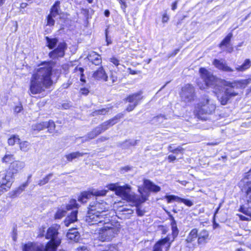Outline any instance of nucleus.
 <instances>
[{"mask_svg":"<svg viewBox=\"0 0 251 251\" xmlns=\"http://www.w3.org/2000/svg\"><path fill=\"white\" fill-rule=\"evenodd\" d=\"M161 190L159 186L156 185L151 180L148 179H143V184L138 187V191L141 195L138 198L134 194L131 193V187L128 184L119 186L117 191V196L122 198L123 200L127 202L135 201L136 205L141 204L148 200L151 192L156 193Z\"/></svg>","mask_w":251,"mask_h":251,"instance_id":"f257e3e1","label":"nucleus"},{"mask_svg":"<svg viewBox=\"0 0 251 251\" xmlns=\"http://www.w3.org/2000/svg\"><path fill=\"white\" fill-rule=\"evenodd\" d=\"M39 67L30 78L29 90L33 95L42 93L52 83L51 78L52 67L51 62H43Z\"/></svg>","mask_w":251,"mask_h":251,"instance_id":"f03ea898","label":"nucleus"},{"mask_svg":"<svg viewBox=\"0 0 251 251\" xmlns=\"http://www.w3.org/2000/svg\"><path fill=\"white\" fill-rule=\"evenodd\" d=\"M107 203L103 200L96 201L91 202L89 205L87 214L85 217V221L90 225L98 224L99 223L106 224L107 220L101 214L108 210Z\"/></svg>","mask_w":251,"mask_h":251,"instance_id":"7ed1b4c3","label":"nucleus"},{"mask_svg":"<svg viewBox=\"0 0 251 251\" xmlns=\"http://www.w3.org/2000/svg\"><path fill=\"white\" fill-rule=\"evenodd\" d=\"M46 46L50 50H52L49 53L50 58L54 60L58 58L63 57L65 54V51L67 49V44L65 41L58 43V38L57 37L50 38L45 37Z\"/></svg>","mask_w":251,"mask_h":251,"instance_id":"20e7f679","label":"nucleus"},{"mask_svg":"<svg viewBox=\"0 0 251 251\" xmlns=\"http://www.w3.org/2000/svg\"><path fill=\"white\" fill-rule=\"evenodd\" d=\"M215 108L216 106L213 102L208 97L205 96L196 106L195 113L198 118L205 120V115L212 114L214 112Z\"/></svg>","mask_w":251,"mask_h":251,"instance_id":"39448f33","label":"nucleus"},{"mask_svg":"<svg viewBox=\"0 0 251 251\" xmlns=\"http://www.w3.org/2000/svg\"><path fill=\"white\" fill-rule=\"evenodd\" d=\"M58 229L55 226L49 227L47 231L45 237L50 239L45 245V249L48 251H56L61 243V239L58 237Z\"/></svg>","mask_w":251,"mask_h":251,"instance_id":"423d86ee","label":"nucleus"},{"mask_svg":"<svg viewBox=\"0 0 251 251\" xmlns=\"http://www.w3.org/2000/svg\"><path fill=\"white\" fill-rule=\"evenodd\" d=\"M106 224L102 223L104 226L101 228L99 234V239L102 241L110 240L119 232V230L114 227L111 223H108L105 221Z\"/></svg>","mask_w":251,"mask_h":251,"instance_id":"0eeeda50","label":"nucleus"},{"mask_svg":"<svg viewBox=\"0 0 251 251\" xmlns=\"http://www.w3.org/2000/svg\"><path fill=\"white\" fill-rule=\"evenodd\" d=\"M225 86L223 93L217 96L219 101L223 105L227 104L232 98L239 94V92L233 89L230 85L228 84L227 81L225 82Z\"/></svg>","mask_w":251,"mask_h":251,"instance_id":"6e6552de","label":"nucleus"},{"mask_svg":"<svg viewBox=\"0 0 251 251\" xmlns=\"http://www.w3.org/2000/svg\"><path fill=\"white\" fill-rule=\"evenodd\" d=\"M248 176L251 178V169L248 172ZM245 189L247 199V202L240 206L239 211L251 218V181L247 183Z\"/></svg>","mask_w":251,"mask_h":251,"instance_id":"1a4fd4ad","label":"nucleus"},{"mask_svg":"<svg viewBox=\"0 0 251 251\" xmlns=\"http://www.w3.org/2000/svg\"><path fill=\"white\" fill-rule=\"evenodd\" d=\"M78 204L76 200L71 199L69 203L66 205H62L59 208L54 215L55 219H61L66 215L67 211L74 208H78Z\"/></svg>","mask_w":251,"mask_h":251,"instance_id":"9d476101","label":"nucleus"},{"mask_svg":"<svg viewBox=\"0 0 251 251\" xmlns=\"http://www.w3.org/2000/svg\"><path fill=\"white\" fill-rule=\"evenodd\" d=\"M195 97L194 87L190 84H186L182 88L181 97L185 102H190L194 100Z\"/></svg>","mask_w":251,"mask_h":251,"instance_id":"9b49d317","label":"nucleus"},{"mask_svg":"<svg viewBox=\"0 0 251 251\" xmlns=\"http://www.w3.org/2000/svg\"><path fill=\"white\" fill-rule=\"evenodd\" d=\"M199 72L207 86L212 87L216 84V78L205 68H201Z\"/></svg>","mask_w":251,"mask_h":251,"instance_id":"f8f14e48","label":"nucleus"},{"mask_svg":"<svg viewBox=\"0 0 251 251\" xmlns=\"http://www.w3.org/2000/svg\"><path fill=\"white\" fill-rule=\"evenodd\" d=\"M14 178L10 173L7 171L0 172V185H2L10 189Z\"/></svg>","mask_w":251,"mask_h":251,"instance_id":"ddd939ff","label":"nucleus"},{"mask_svg":"<svg viewBox=\"0 0 251 251\" xmlns=\"http://www.w3.org/2000/svg\"><path fill=\"white\" fill-rule=\"evenodd\" d=\"M23 251H48L43 244L38 245L35 242H29L22 246Z\"/></svg>","mask_w":251,"mask_h":251,"instance_id":"4468645a","label":"nucleus"},{"mask_svg":"<svg viewBox=\"0 0 251 251\" xmlns=\"http://www.w3.org/2000/svg\"><path fill=\"white\" fill-rule=\"evenodd\" d=\"M198 236V230L197 228H193L189 233L185 239L186 247L191 248L196 245L195 242Z\"/></svg>","mask_w":251,"mask_h":251,"instance_id":"2eb2a0df","label":"nucleus"},{"mask_svg":"<svg viewBox=\"0 0 251 251\" xmlns=\"http://www.w3.org/2000/svg\"><path fill=\"white\" fill-rule=\"evenodd\" d=\"M250 83H251V78L241 79L233 82L228 81V84L230 85L233 89L238 92L239 89H244Z\"/></svg>","mask_w":251,"mask_h":251,"instance_id":"dca6fc26","label":"nucleus"},{"mask_svg":"<svg viewBox=\"0 0 251 251\" xmlns=\"http://www.w3.org/2000/svg\"><path fill=\"white\" fill-rule=\"evenodd\" d=\"M25 166V164L24 162L19 161H13V162L11 163L9 168L7 171L10 173L13 176L14 174H16L24 168Z\"/></svg>","mask_w":251,"mask_h":251,"instance_id":"f3484780","label":"nucleus"},{"mask_svg":"<svg viewBox=\"0 0 251 251\" xmlns=\"http://www.w3.org/2000/svg\"><path fill=\"white\" fill-rule=\"evenodd\" d=\"M92 77L94 78V79L97 80L102 81L104 82L108 81V76L101 65L97 70L93 73Z\"/></svg>","mask_w":251,"mask_h":251,"instance_id":"a211bd4d","label":"nucleus"},{"mask_svg":"<svg viewBox=\"0 0 251 251\" xmlns=\"http://www.w3.org/2000/svg\"><path fill=\"white\" fill-rule=\"evenodd\" d=\"M87 58L89 61L92 63V64L96 66H101L102 63L101 57L100 55L96 52H90L87 56Z\"/></svg>","mask_w":251,"mask_h":251,"instance_id":"6ab92c4d","label":"nucleus"},{"mask_svg":"<svg viewBox=\"0 0 251 251\" xmlns=\"http://www.w3.org/2000/svg\"><path fill=\"white\" fill-rule=\"evenodd\" d=\"M213 64L216 68L221 71L226 72H232L233 71V69L228 66L225 62L221 61L218 59H214Z\"/></svg>","mask_w":251,"mask_h":251,"instance_id":"aec40b11","label":"nucleus"},{"mask_svg":"<svg viewBox=\"0 0 251 251\" xmlns=\"http://www.w3.org/2000/svg\"><path fill=\"white\" fill-rule=\"evenodd\" d=\"M142 92L139 91L137 93L132 94L129 95L126 99V101L129 103H133L136 105H138L140 101L142 99Z\"/></svg>","mask_w":251,"mask_h":251,"instance_id":"412c9836","label":"nucleus"},{"mask_svg":"<svg viewBox=\"0 0 251 251\" xmlns=\"http://www.w3.org/2000/svg\"><path fill=\"white\" fill-rule=\"evenodd\" d=\"M209 232L207 230L205 229L202 230L199 234H198V244L202 245L207 243V241L209 239Z\"/></svg>","mask_w":251,"mask_h":251,"instance_id":"4be33fe9","label":"nucleus"},{"mask_svg":"<svg viewBox=\"0 0 251 251\" xmlns=\"http://www.w3.org/2000/svg\"><path fill=\"white\" fill-rule=\"evenodd\" d=\"M77 210H75L72 211L70 215L65 218L64 224L66 226H69L71 223H73L77 220Z\"/></svg>","mask_w":251,"mask_h":251,"instance_id":"5701e85b","label":"nucleus"},{"mask_svg":"<svg viewBox=\"0 0 251 251\" xmlns=\"http://www.w3.org/2000/svg\"><path fill=\"white\" fill-rule=\"evenodd\" d=\"M67 237L69 240L77 242L80 239V235L76 229L73 228L69 230Z\"/></svg>","mask_w":251,"mask_h":251,"instance_id":"b1692460","label":"nucleus"},{"mask_svg":"<svg viewBox=\"0 0 251 251\" xmlns=\"http://www.w3.org/2000/svg\"><path fill=\"white\" fill-rule=\"evenodd\" d=\"M86 154H87V153L75 151L66 154L65 157L67 158L68 161L72 162L74 159L83 156Z\"/></svg>","mask_w":251,"mask_h":251,"instance_id":"393cba45","label":"nucleus"},{"mask_svg":"<svg viewBox=\"0 0 251 251\" xmlns=\"http://www.w3.org/2000/svg\"><path fill=\"white\" fill-rule=\"evenodd\" d=\"M60 1L59 0L56 1L51 6L49 14L55 17L58 15L59 14V12L60 10Z\"/></svg>","mask_w":251,"mask_h":251,"instance_id":"a878e982","label":"nucleus"},{"mask_svg":"<svg viewBox=\"0 0 251 251\" xmlns=\"http://www.w3.org/2000/svg\"><path fill=\"white\" fill-rule=\"evenodd\" d=\"M167 117L164 114H159L152 118L151 121L152 124L158 125L162 124L165 120H167Z\"/></svg>","mask_w":251,"mask_h":251,"instance_id":"bb28decb","label":"nucleus"},{"mask_svg":"<svg viewBox=\"0 0 251 251\" xmlns=\"http://www.w3.org/2000/svg\"><path fill=\"white\" fill-rule=\"evenodd\" d=\"M251 66V61L250 59H246L243 63L236 67L235 69L238 72H244L249 69Z\"/></svg>","mask_w":251,"mask_h":251,"instance_id":"cd10ccee","label":"nucleus"},{"mask_svg":"<svg viewBox=\"0 0 251 251\" xmlns=\"http://www.w3.org/2000/svg\"><path fill=\"white\" fill-rule=\"evenodd\" d=\"M125 114L124 113H120L117 114L112 118L106 121L109 127L112 126L117 124L119 120L123 118Z\"/></svg>","mask_w":251,"mask_h":251,"instance_id":"c85d7f7f","label":"nucleus"},{"mask_svg":"<svg viewBox=\"0 0 251 251\" xmlns=\"http://www.w3.org/2000/svg\"><path fill=\"white\" fill-rule=\"evenodd\" d=\"M92 195V191L82 192L78 198V201L81 203H85Z\"/></svg>","mask_w":251,"mask_h":251,"instance_id":"c756f323","label":"nucleus"},{"mask_svg":"<svg viewBox=\"0 0 251 251\" xmlns=\"http://www.w3.org/2000/svg\"><path fill=\"white\" fill-rule=\"evenodd\" d=\"M100 134V133L99 130L96 127L95 128H94L91 131L88 132L87 134L85 136V141H89V140L93 139Z\"/></svg>","mask_w":251,"mask_h":251,"instance_id":"7c9ffc66","label":"nucleus"},{"mask_svg":"<svg viewBox=\"0 0 251 251\" xmlns=\"http://www.w3.org/2000/svg\"><path fill=\"white\" fill-rule=\"evenodd\" d=\"M138 140H126L125 142H123L121 144V146L123 148L126 149L129 148L131 146H134L137 145Z\"/></svg>","mask_w":251,"mask_h":251,"instance_id":"2f4dec72","label":"nucleus"},{"mask_svg":"<svg viewBox=\"0 0 251 251\" xmlns=\"http://www.w3.org/2000/svg\"><path fill=\"white\" fill-rule=\"evenodd\" d=\"M46 128L48 129V131L52 133L55 131V125L54 122L52 120H50L49 122H45Z\"/></svg>","mask_w":251,"mask_h":251,"instance_id":"473e14b6","label":"nucleus"},{"mask_svg":"<svg viewBox=\"0 0 251 251\" xmlns=\"http://www.w3.org/2000/svg\"><path fill=\"white\" fill-rule=\"evenodd\" d=\"M171 226L173 237V240L172 241H173L177 236L179 233V230L177 226L176 222L171 223Z\"/></svg>","mask_w":251,"mask_h":251,"instance_id":"72a5a7b5","label":"nucleus"},{"mask_svg":"<svg viewBox=\"0 0 251 251\" xmlns=\"http://www.w3.org/2000/svg\"><path fill=\"white\" fill-rule=\"evenodd\" d=\"M31 175H29L27 178V181L24 183L22 185L20 186L17 190L14 191V194L16 196L19 195L21 193H22L25 189V188L28 185V181L29 179L31 178Z\"/></svg>","mask_w":251,"mask_h":251,"instance_id":"f704fd0d","label":"nucleus"},{"mask_svg":"<svg viewBox=\"0 0 251 251\" xmlns=\"http://www.w3.org/2000/svg\"><path fill=\"white\" fill-rule=\"evenodd\" d=\"M232 37V34L231 33H228L221 42L219 47L226 46L230 43Z\"/></svg>","mask_w":251,"mask_h":251,"instance_id":"c9c22d12","label":"nucleus"},{"mask_svg":"<svg viewBox=\"0 0 251 251\" xmlns=\"http://www.w3.org/2000/svg\"><path fill=\"white\" fill-rule=\"evenodd\" d=\"M20 139L17 135H12L8 140V143L10 146H13L16 143H19Z\"/></svg>","mask_w":251,"mask_h":251,"instance_id":"e433bc0d","label":"nucleus"},{"mask_svg":"<svg viewBox=\"0 0 251 251\" xmlns=\"http://www.w3.org/2000/svg\"><path fill=\"white\" fill-rule=\"evenodd\" d=\"M53 176L52 173H50L47 175L45 177H44L42 179L39 180L38 185L39 186H43L46 184H47L51 178V177Z\"/></svg>","mask_w":251,"mask_h":251,"instance_id":"4c0bfd02","label":"nucleus"},{"mask_svg":"<svg viewBox=\"0 0 251 251\" xmlns=\"http://www.w3.org/2000/svg\"><path fill=\"white\" fill-rule=\"evenodd\" d=\"M32 128L34 130H37L38 131L44 129L46 128L45 122L33 125Z\"/></svg>","mask_w":251,"mask_h":251,"instance_id":"58836bf2","label":"nucleus"},{"mask_svg":"<svg viewBox=\"0 0 251 251\" xmlns=\"http://www.w3.org/2000/svg\"><path fill=\"white\" fill-rule=\"evenodd\" d=\"M109 109L110 108H107L97 110L92 112V115L93 116H96L99 115H105L106 113H107L109 111Z\"/></svg>","mask_w":251,"mask_h":251,"instance_id":"ea45409f","label":"nucleus"},{"mask_svg":"<svg viewBox=\"0 0 251 251\" xmlns=\"http://www.w3.org/2000/svg\"><path fill=\"white\" fill-rule=\"evenodd\" d=\"M108 190H92V195L93 196H95L96 197L99 196H104L106 195Z\"/></svg>","mask_w":251,"mask_h":251,"instance_id":"a19ab883","label":"nucleus"},{"mask_svg":"<svg viewBox=\"0 0 251 251\" xmlns=\"http://www.w3.org/2000/svg\"><path fill=\"white\" fill-rule=\"evenodd\" d=\"M98 128V129L99 130L100 133H101L102 132L105 131L107 129H108L110 127L109 125H108L106 121L102 123L98 126H97Z\"/></svg>","mask_w":251,"mask_h":251,"instance_id":"79ce46f5","label":"nucleus"},{"mask_svg":"<svg viewBox=\"0 0 251 251\" xmlns=\"http://www.w3.org/2000/svg\"><path fill=\"white\" fill-rule=\"evenodd\" d=\"M56 18L55 16H53L50 14H49L47 17V25H49L50 26H52L55 24V20L54 18Z\"/></svg>","mask_w":251,"mask_h":251,"instance_id":"37998d69","label":"nucleus"},{"mask_svg":"<svg viewBox=\"0 0 251 251\" xmlns=\"http://www.w3.org/2000/svg\"><path fill=\"white\" fill-rule=\"evenodd\" d=\"M180 197L175 195H166L165 196V199H166L168 203H171L173 201H179Z\"/></svg>","mask_w":251,"mask_h":251,"instance_id":"c03bdc74","label":"nucleus"},{"mask_svg":"<svg viewBox=\"0 0 251 251\" xmlns=\"http://www.w3.org/2000/svg\"><path fill=\"white\" fill-rule=\"evenodd\" d=\"M20 149L24 151H27L29 149V143L27 141L19 142Z\"/></svg>","mask_w":251,"mask_h":251,"instance_id":"a18cd8bd","label":"nucleus"},{"mask_svg":"<svg viewBox=\"0 0 251 251\" xmlns=\"http://www.w3.org/2000/svg\"><path fill=\"white\" fill-rule=\"evenodd\" d=\"M119 186L120 185L119 183H110L107 185L106 187L108 188V190L115 191V193L117 195V191L118 190Z\"/></svg>","mask_w":251,"mask_h":251,"instance_id":"49530a36","label":"nucleus"},{"mask_svg":"<svg viewBox=\"0 0 251 251\" xmlns=\"http://www.w3.org/2000/svg\"><path fill=\"white\" fill-rule=\"evenodd\" d=\"M80 13L84 16V18L87 21L89 19L91 18V16L89 15V10L87 8L81 9Z\"/></svg>","mask_w":251,"mask_h":251,"instance_id":"de8ad7c7","label":"nucleus"},{"mask_svg":"<svg viewBox=\"0 0 251 251\" xmlns=\"http://www.w3.org/2000/svg\"><path fill=\"white\" fill-rule=\"evenodd\" d=\"M101 251H119L118 248L116 245L108 244L106 246V248Z\"/></svg>","mask_w":251,"mask_h":251,"instance_id":"09e8293b","label":"nucleus"},{"mask_svg":"<svg viewBox=\"0 0 251 251\" xmlns=\"http://www.w3.org/2000/svg\"><path fill=\"white\" fill-rule=\"evenodd\" d=\"M14 159L13 155L12 154H6L2 158V161L5 163H8Z\"/></svg>","mask_w":251,"mask_h":251,"instance_id":"8fccbe9b","label":"nucleus"},{"mask_svg":"<svg viewBox=\"0 0 251 251\" xmlns=\"http://www.w3.org/2000/svg\"><path fill=\"white\" fill-rule=\"evenodd\" d=\"M132 202L136 207V213L137 215L140 217L143 216L144 214V212L139 207L141 204L137 205L135 201H132Z\"/></svg>","mask_w":251,"mask_h":251,"instance_id":"3c124183","label":"nucleus"},{"mask_svg":"<svg viewBox=\"0 0 251 251\" xmlns=\"http://www.w3.org/2000/svg\"><path fill=\"white\" fill-rule=\"evenodd\" d=\"M179 199H180L179 201L183 202V203H184L186 205H187L188 206L190 207L193 205V201L190 200L185 199H183V198H180Z\"/></svg>","mask_w":251,"mask_h":251,"instance_id":"603ef678","label":"nucleus"},{"mask_svg":"<svg viewBox=\"0 0 251 251\" xmlns=\"http://www.w3.org/2000/svg\"><path fill=\"white\" fill-rule=\"evenodd\" d=\"M171 239V235H167V237L163 239H161V240H159L158 241V243H159L160 244H161L162 246L164 245L166 243H169Z\"/></svg>","mask_w":251,"mask_h":251,"instance_id":"864d4df0","label":"nucleus"},{"mask_svg":"<svg viewBox=\"0 0 251 251\" xmlns=\"http://www.w3.org/2000/svg\"><path fill=\"white\" fill-rule=\"evenodd\" d=\"M183 151L184 149L182 147L179 146L176 148L175 150H171V152L175 154H178L179 153L183 154Z\"/></svg>","mask_w":251,"mask_h":251,"instance_id":"5fc2aeb1","label":"nucleus"},{"mask_svg":"<svg viewBox=\"0 0 251 251\" xmlns=\"http://www.w3.org/2000/svg\"><path fill=\"white\" fill-rule=\"evenodd\" d=\"M121 4V8L124 13L126 12V9L127 6L126 0H117Z\"/></svg>","mask_w":251,"mask_h":251,"instance_id":"6e6d98bb","label":"nucleus"},{"mask_svg":"<svg viewBox=\"0 0 251 251\" xmlns=\"http://www.w3.org/2000/svg\"><path fill=\"white\" fill-rule=\"evenodd\" d=\"M108 28H106L105 30V40L106 42V45L109 46L110 44L112 43V41L111 40L110 38H109L108 36Z\"/></svg>","mask_w":251,"mask_h":251,"instance_id":"4d7b16f0","label":"nucleus"},{"mask_svg":"<svg viewBox=\"0 0 251 251\" xmlns=\"http://www.w3.org/2000/svg\"><path fill=\"white\" fill-rule=\"evenodd\" d=\"M131 169V167L129 166L123 167L120 168V172L121 174H125V173L130 171Z\"/></svg>","mask_w":251,"mask_h":251,"instance_id":"13d9d810","label":"nucleus"},{"mask_svg":"<svg viewBox=\"0 0 251 251\" xmlns=\"http://www.w3.org/2000/svg\"><path fill=\"white\" fill-rule=\"evenodd\" d=\"M75 70H78L80 74L81 75V78L80 80L82 82H85V80L83 78V76L84 75L83 72H84V69L82 67L77 68V67L75 68Z\"/></svg>","mask_w":251,"mask_h":251,"instance_id":"bf43d9fd","label":"nucleus"},{"mask_svg":"<svg viewBox=\"0 0 251 251\" xmlns=\"http://www.w3.org/2000/svg\"><path fill=\"white\" fill-rule=\"evenodd\" d=\"M23 109L22 104L20 103L19 105L15 106L14 111L16 113H20Z\"/></svg>","mask_w":251,"mask_h":251,"instance_id":"052dcab7","label":"nucleus"},{"mask_svg":"<svg viewBox=\"0 0 251 251\" xmlns=\"http://www.w3.org/2000/svg\"><path fill=\"white\" fill-rule=\"evenodd\" d=\"M137 105L131 103L130 104H129L127 106L126 108V111L127 112H130L132 111L136 106Z\"/></svg>","mask_w":251,"mask_h":251,"instance_id":"680f3d73","label":"nucleus"},{"mask_svg":"<svg viewBox=\"0 0 251 251\" xmlns=\"http://www.w3.org/2000/svg\"><path fill=\"white\" fill-rule=\"evenodd\" d=\"M162 245L158 242L154 245L153 251H162Z\"/></svg>","mask_w":251,"mask_h":251,"instance_id":"e2e57ef3","label":"nucleus"},{"mask_svg":"<svg viewBox=\"0 0 251 251\" xmlns=\"http://www.w3.org/2000/svg\"><path fill=\"white\" fill-rule=\"evenodd\" d=\"M110 80H111V82H109V85H111L114 83L116 82L117 80V76L115 75L114 74L112 73L110 76Z\"/></svg>","mask_w":251,"mask_h":251,"instance_id":"0e129e2a","label":"nucleus"},{"mask_svg":"<svg viewBox=\"0 0 251 251\" xmlns=\"http://www.w3.org/2000/svg\"><path fill=\"white\" fill-rule=\"evenodd\" d=\"M110 61L116 66H118L120 64L119 60L115 57H112L110 58Z\"/></svg>","mask_w":251,"mask_h":251,"instance_id":"69168bd1","label":"nucleus"},{"mask_svg":"<svg viewBox=\"0 0 251 251\" xmlns=\"http://www.w3.org/2000/svg\"><path fill=\"white\" fill-rule=\"evenodd\" d=\"M9 188L5 187L2 185H0V196L5 192H7Z\"/></svg>","mask_w":251,"mask_h":251,"instance_id":"338daca9","label":"nucleus"},{"mask_svg":"<svg viewBox=\"0 0 251 251\" xmlns=\"http://www.w3.org/2000/svg\"><path fill=\"white\" fill-rule=\"evenodd\" d=\"M80 93L82 95L87 96L89 93V91L87 88H82L80 89Z\"/></svg>","mask_w":251,"mask_h":251,"instance_id":"774afa93","label":"nucleus"}]
</instances>
